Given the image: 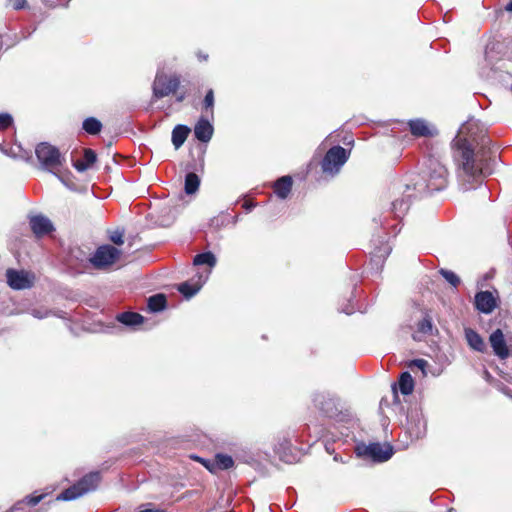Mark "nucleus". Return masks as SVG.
Returning <instances> with one entry per match:
<instances>
[{
    "mask_svg": "<svg viewBox=\"0 0 512 512\" xmlns=\"http://www.w3.org/2000/svg\"><path fill=\"white\" fill-rule=\"evenodd\" d=\"M488 143L484 130L478 120L468 119L461 125L453 140L456 147L455 158L460 168V177L465 190L471 189L472 183L483 176V161L478 159L474 153L473 145L481 144L483 147Z\"/></svg>",
    "mask_w": 512,
    "mask_h": 512,
    "instance_id": "nucleus-1",
    "label": "nucleus"
},
{
    "mask_svg": "<svg viewBox=\"0 0 512 512\" xmlns=\"http://www.w3.org/2000/svg\"><path fill=\"white\" fill-rule=\"evenodd\" d=\"M412 185L419 195L440 191L447 185V169L437 159L430 158L426 169Z\"/></svg>",
    "mask_w": 512,
    "mask_h": 512,
    "instance_id": "nucleus-2",
    "label": "nucleus"
},
{
    "mask_svg": "<svg viewBox=\"0 0 512 512\" xmlns=\"http://www.w3.org/2000/svg\"><path fill=\"white\" fill-rule=\"evenodd\" d=\"M35 153L41 167L44 170L53 173L64 183L62 176L59 174V168L62 166L64 160L59 150L48 143H40L36 147Z\"/></svg>",
    "mask_w": 512,
    "mask_h": 512,
    "instance_id": "nucleus-3",
    "label": "nucleus"
},
{
    "mask_svg": "<svg viewBox=\"0 0 512 512\" xmlns=\"http://www.w3.org/2000/svg\"><path fill=\"white\" fill-rule=\"evenodd\" d=\"M100 479L101 477L99 472H91L82 477L73 486L65 489L56 497V500L71 501L85 495L86 493L94 491L97 488Z\"/></svg>",
    "mask_w": 512,
    "mask_h": 512,
    "instance_id": "nucleus-4",
    "label": "nucleus"
},
{
    "mask_svg": "<svg viewBox=\"0 0 512 512\" xmlns=\"http://www.w3.org/2000/svg\"><path fill=\"white\" fill-rule=\"evenodd\" d=\"M419 194L413 190V185L406 184L399 188L391 203L390 210L396 218H402L409 210L412 200Z\"/></svg>",
    "mask_w": 512,
    "mask_h": 512,
    "instance_id": "nucleus-5",
    "label": "nucleus"
},
{
    "mask_svg": "<svg viewBox=\"0 0 512 512\" xmlns=\"http://www.w3.org/2000/svg\"><path fill=\"white\" fill-rule=\"evenodd\" d=\"M358 457L371 459L374 462H385L393 455V449L388 444L371 443L366 445L364 443L358 444L355 448Z\"/></svg>",
    "mask_w": 512,
    "mask_h": 512,
    "instance_id": "nucleus-6",
    "label": "nucleus"
},
{
    "mask_svg": "<svg viewBox=\"0 0 512 512\" xmlns=\"http://www.w3.org/2000/svg\"><path fill=\"white\" fill-rule=\"evenodd\" d=\"M349 153L341 146L330 148L322 160V170L331 176L339 173L341 167L347 162Z\"/></svg>",
    "mask_w": 512,
    "mask_h": 512,
    "instance_id": "nucleus-7",
    "label": "nucleus"
},
{
    "mask_svg": "<svg viewBox=\"0 0 512 512\" xmlns=\"http://www.w3.org/2000/svg\"><path fill=\"white\" fill-rule=\"evenodd\" d=\"M180 80L177 76H167L162 72L156 74L153 82V98L160 99L166 97L178 89Z\"/></svg>",
    "mask_w": 512,
    "mask_h": 512,
    "instance_id": "nucleus-8",
    "label": "nucleus"
},
{
    "mask_svg": "<svg viewBox=\"0 0 512 512\" xmlns=\"http://www.w3.org/2000/svg\"><path fill=\"white\" fill-rule=\"evenodd\" d=\"M121 251L111 245H103L97 248L90 262L96 269H104L114 264L120 257Z\"/></svg>",
    "mask_w": 512,
    "mask_h": 512,
    "instance_id": "nucleus-9",
    "label": "nucleus"
},
{
    "mask_svg": "<svg viewBox=\"0 0 512 512\" xmlns=\"http://www.w3.org/2000/svg\"><path fill=\"white\" fill-rule=\"evenodd\" d=\"M489 343L499 359L512 357V337H506L501 329H496L490 334Z\"/></svg>",
    "mask_w": 512,
    "mask_h": 512,
    "instance_id": "nucleus-10",
    "label": "nucleus"
},
{
    "mask_svg": "<svg viewBox=\"0 0 512 512\" xmlns=\"http://www.w3.org/2000/svg\"><path fill=\"white\" fill-rule=\"evenodd\" d=\"M7 283L14 290L29 289L34 285L35 275L25 270L8 269L6 271Z\"/></svg>",
    "mask_w": 512,
    "mask_h": 512,
    "instance_id": "nucleus-11",
    "label": "nucleus"
},
{
    "mask_svg": "<svg viewBox=\"0 0 512 512\" xmlns=\"http://www.w3.org/2000/svg\"><path fill=\"white\" fill-rule=\"evenodd\" d=\"M312 401L327 416H333L337 412V399L329 392H315Z\"/></svg>",
    "mask_w": 512,
    "mask_h": 512,
    "instance_id": "nucleus-12",
    "label": "nucleus"
},
{
    "mask_svg": "<svg viewBox=\"0 0 512 512\" xmlns=\"http://www.w3.org/2000/svg\"><path fill=\"white\" fill-rule=\"evenodd\" d=\"M475 307L484 314H490L498 305V296L491 291H480L475 295Z\"/></svg>",
    "mask_w": 512,
    "mask_h": 512,
    "instance_id": "nucleus-13",
    "label": "nucleus"
},
{
    "mask_svg": "<svg viewBox=\"0 0 512 512\" xmlns=\"http://www.w3.org/2000/svg\"><path fill=\"white\" fill-rule=\"evenodd\" d=\"M408 430L411 437L419 439L426 433V421L418 410L411 411L408 416Z\"/></svg>",
    "mask_w": 512,
    "mask_h": 512,
    "instance_id": "nucleus-14",
    "label": "nucleus"
},
{
    "mask_svg": "<svg viewBox=\"0 0 512 512\" xmlns=\"http://www.w3.org/2000/svg\"><path fill=\"white\" fill-rule=\"evenodd\" d=\"M29 224L32 232L37 238L48 235L54 230L52 222L43 215L30 217Z\"/></svg>",
    "mask_w": 512,
    "mask_h": 512,
    "instance_id": "nucleus-15",
    "label": "nucleus"
},
{
    "mask_svg": "<svg viewBox=\"0 0 512 512\" xmlns=\"http://www.w3.org/2000/svg\"><path fill=\"white\" fill-rule=\"evenodd\" d=\"M213 126L207 119L201 118L194 127V135L201 142H209L213 135Z\"/></svg>",
    "mask_w": 512,
    "mask_h": 512,
    "instance_id": "nucleus-16",
    "label": "nucleus"
},
{
    "mask_svg": "<svg viewBox=\"0 0 512 512\" xmlns=\"http://www.w3.org/2000/svg\"><path fill=\"white\" fill-rule=\"evenodd\" d=\"M408 124L411 133L416 137H428L434 135V128L431 127L425 120L415 119L409 121Z\"/></svg>",
    "mask_w": 512,
    "mask_h": 512,
    "instance_id": "nucleus-17",
    "label": "nucleus"
},
{
    "mask_svg": "<svg viewBox=\"0 0 512 512\" xmlns=\"http://www.w3.org/2000/svg\"><path fill=\"white\" fill-rule=\"evenodd\" d=\"M210 271L207 272L205 276H199V279L196 283L190 284L189 282H183L179 284L178 291L183 294L186 298H191L201 289L203 284L206 282Z\"/></svg>",
    "mask_w": 512,
    "mask_h": 512,
    "instance_id": "nucleus-18",
    "label": "nucleus"
},
{
    "mask_svg": "<svg viewBox=\"0 0 512 512\" xmlns=\"http://www.w3.org/2000/svg\"><path fill=\"white\" fill-rule=\"evenodd\" d=\"M465 339L469 345L470 348L477 352L484 353L487 349V346L483 340V338L480 336L479 333H477L475 330L471 328L465 329Z\"/></svg>",
    "mask_w": 512,
    "mask_h": 512,
    "instance_id": "nucleus-19",
    "label": "nucleus"
},
{
    "mask_svg": "<svg viewBox=\"0 0 512 512\" xmlns=\"http://www.w3.org/2000/svg\"><path fill=\"white\" fill-rule=\"evenodd\" d=\"M291 188L292 178L290 176H283L274 184V192L281 199H286L288 197L291 192Z\"/></svg>",
    "mask_w": 512,
    "mask_h": 512,
    "instance_id": "nucleus-20",
    "label": "nucleus"
},
{
    "mask_svg": "<svg viewBox=\"0 0 512 512\" xmlns=\"http://www.w3.org/2000/svg\"><path fill=\"white\" fill-rule=\"evenodd\" d=\"M190 129L184 125H177L172 131V143L175 149H179L187 139Z\"/></svg>",
    "mask_w": 512,
    "mask_h": 512,
    "instance_id": "nucleus-21",
    "label": "nucleus"
},
{
    "mask_svg": "<svg viewBox=\"0 0 512 512\" xmlns=\"http://www.w3.org/2000/svg\"><path fill=\"white\" fill-rule=\"evenodd\" d=\"M96 153L91 149L84 150L83 160H78L74 163V167L79 171L83 172L91 167L96 161Z\"/></svg>",
    "mask_w": 512,
    "mask_h": 512,
    "instance_id": "nucleus-22",
    "label": "nucleus"
},
{
    "mask_svg": "<svg viewBox=\"0 0 512 512\" xmlns=\"http://www.w3.org/2000/svg\"><path fill=\"white\" fill-rule=\"evenodd\" d=\"M399 389L403 395H409L414 389V380L409 372H403L399 378Z\"/></svg>",
    "mask_w": 512,
    "mask_h": 512,
    "instance_id": "nucleus-23",
    "label": "nucleus"
},
{
    "mask_svg": "<svg viewBox=\"0 0 512 512\" xmlns=\"http://www.w3.org/2000/svg\"><path fill=\"white\" fill-rule=\"evenodd\" d=\"M118 321L126 326H136L143 322V317L134 312H124L117 317Z\"/></svg>",
    "mask_w": 512,
    "mask_h": 512,
    "instance_id": "nucleus-24",
    "label": "nucleus"
},
{
    "mask_svg": "<svg viewBox=\"0 0 512 512\" xmlns=\"http://www.w3.org/2000/svg\"><path fill=\"white\" fill-rule=\"evenodd\" d=\"M148 309L151 312H159L166 306V297L163 294H156L148 298Z\"/></svg>",
    "mask_w": 512,
    "mask_h": 512,
    "instance_id": "nucleus-25",
    "label": "nucleus"
},
{
    "mask_svg": "<svg viewBox=\"0 0 512 512\" xmlns=\"http://www.w3.org/2000/svg\"><path fill=\"white\" fill-rule=\"evenodd\" d=\"M82 127L88 134L96 135L102 129V123L95 117H88L83 121Z\"/></svg>",
    "mask_w": 512,
    "mask_h": 512,
    "instance_id": "nucleus-26",
    "label": "nucleus"
},
{
    "mask_svg": "<svg viewBox=\"0 0 512 512\" xmlns=\"http://www.w3.org/2000/svg\"><path fill=\"white\" fill-rule=\"evenodd\" d=\"M200 185V179L197 174L190 172L185 177V192L186 194H194Z\"/></svg>",
    "mask_w": 512,
    "mask_h": 512,
    "instance_id": "nucleus-27",
    "label": "nucleus"
},
{
    "mask_svg": "<svg viewBox=\"0 0 512 512\" xmlns=\"http://www.w3.org/2000/svg\"><path fill=\"white\" fill-rule=\"evenodd\" d=\"M194 265H208L210 268H213L216 265V257L211 252H204L197 254L193 259Z\"/></svg>",
    "mask_w": 512,
    "mask_h": 512,
    "instance_id": "nucleus-28",
    "label": "nucleus"
},
{
    "mask_svg": "<svg viewBox=\"0 0 512 512\" xmlns=\"http://www.w3.org/2000/svg\"><path fill=\"white\" fill-rule=\"evenodd\" d=\"M216 466L219 469H229L233 466L234 461L231 456L224 454H217L215 457Z\"/></svg>",
    "mask_w": 512,
    "mask_h": 512,
    "instance_id": "nucleus-29",
    "label": "nucleus"
},
{
    "mask_svg": "<svg viewBox=\"0 0 512 512\" xmlns=\"http://www.w3.org/2000/svg\"><path fill=\"white\" fill-rule=\"evenodd\" d=\"M418 332L424 335H430L433 332V324L430 317H425L418 323Z\"/></svg>",
    "mask_w": 512,
    "mask_h": 512,
    "instance_id": "nucleus-30",
    "label": "nucleus"
},
{
    "mask_svg": "<svg viewBox=\"0 0 512 512\" xmlns=\"http://www.w3.org/2000/svg\"><path fill=\"white\" fill-rule=\"evenodd\" d=\"M440 274L444 279L449 282L452 286L456 287L460 283V278L452 271L441 269Z\"/></svg>",
    "mask_w": 512,
    "mask_h": 512,
    "instance_id": "nucleus-31",
    "label": "nucleus"
},
{
    "mask_svg": "<svg viewBox=\"0 0 512 512\" xmlns=\"http://www.w3.org/2000/svg\"><path fill=\"white\" fill-rule=\"evenodd\" d=\"M30 314L34 318L44 319V318L48 317L51 314V311H49L48 309H46L44 307H40V308H33V309H31Z\"/></svg>",
    "mask_w": 512,
    "mask_h": 512,
    "instance_id": "nucleus-32",
    "label": "nucleus"
},
{
    "mask_svg": "<svg viewBox=\"0 0 512 512\" xmlns=\"http://www.w3.org/2000/svg\"><path fill=\"white\" fill-rule=\"evenodd\" d=\"M390 253V248L388 246H385L384 248H379L374 253V260L377 263H381L384 261L385 257H387Z\"/></svg>",
    "mask_w": 512,
    "mask_h": 512,
    "instance_id": "nucleus-33",
    "label": "nucleus"
},
{
    "mask_svg": "<svg viewBox=\"0 0 512 512\" xmlns=\"http://www.w3.org/2000/svg\"><path fill=\"white\" fill-rule=\"evenodd\" d=\"M13 123V118L8 113L0 114V130L8 128Z\"/></svg>",
    "mask_w": 512,
    "mask_h": 512,
    "instance_id": "nucleus-34",
    "label": "nucleus"
},
{
    "mask_svg": "<svg viewBox=\"0 0 512 512\" xmlns=\"http://www.w3.org/2000/svg\"><path fill=\"white\" fill-rule=\"evenodd\" d=\"M110 240H111V242H113L116 245H122L124 242L123 241V232L119 231V230L113 231L110 234Z\"/></svg>",
    "mask_w": 512,
    "mask_h": 512,
    "instance_id": "nucleus-35",
    "label": "nucleus"
},
{
    "mask_svg": "<svg viewBox=\"0 0 512 512\" xmlns=\"http://www.w3.org/2000/svg\"><path fill=\"white\" fill-rule=\"evenodd\" d=\"M204 106L205 108H213L214 106V93L213 90L207 91L205 98H204Z\"/></svg>",
    "mask_w": 512,
    "mask_h": 512,
    "instance_id": "nucleus-36",
    "label": "nucleus"
},
{
    "mask_svg": "<svg viewBox=\"0 0 512 512\" xmlns=\"http://www.w3.org/2000/svg\"><path fill=\"white\" fill-rule=\"evenodd\" d=\"M136 512H162V511L157 509L154 504L147 503V504L140 505L137 508Z\"/></svg>",
    "mask_w": 512,
    "mask_h": 512,
    "instance_id": "nucleus-37",
    "label": "nucleus"
},
{
    "mask_svg": "<svg viewBox=\"0 0 512 512\" xmlns=\"http://www.w3.org/2000/svg\"><path fill=\"white\" fill-rule=\"evenodd\" d=\"M410 367H417L418 369L422 370L423 374H425V368L427 366V361L424 360V359H415L413 361H411Z\"/></svg>",
    "mask_w": 512,
    "mask_h": 512,
    "instance_id": "nucleus-38",
    "label": "nucleus"
},
{
    "mask_svg": "<svg viewBox=\"0 0 512 512\" xmlns=\"http://www.w3.org/2000/svg\"><path fill=\"white\" fill-rule=\"evenodd\" d=\"M44 498V494L38 496H28L26 497V502L30 506L37 505Z\"/></svg>",
    "mask_w": 512,
    "mask_h": 512,
    "instance_id": "nucleus-39",
    "label": "nucleus"
},
{
    "mask_svg": "<svg viewBox=\"0 0 512 512\" xmlns=\"http://www.w3.org/2000/svg\"><path fill=\"white\" fill-rule=\"evenodd\" d=\"M9 3L15 10H19L25 6L26 0H9Z\"/></svg>",
    "mask_w": 512,
    "mask_h": 512,
    "instance_id": "nucleus-40",
    "label": "nucleus"
},
{
    "mask_svg": "<svg viewBox=\"0 0 512 512\" xmlns=\"http://www.w3.org/2000/svg\"><path fill=\"white\" fill-rule=\"evenodd\" d=\"M185 93H180L176 96V101L177 102H182L184 99H185Z\"/></svg>",
    "mask_w": 512,
    "mask_h": 512,
    "instance_id": "nucleus-41",
    "label": "nucleus"
},
{
    "mask_svg": "<svg viewBox=\"0 0 512 512\" xmlns=\"http://www.w3.org/2000/svg\"><path fill=\"white\" fill-rule=\"evenodd\" d=\"M334 461H336V462L340 461V462H342V463H346V460H344V459H343L341 456H339V455H335V456H334Z\"/></svg>",
    "mask_w": 512,
    "mask_h": 512,
    "instance_id": "nucleus-42",
    "label": "nucleus"
},
{
    "mask_svg": "<svg viewBox=\"0 0 512 512\" xmlns=\"http://www.w3.org/2000/svg\"><path fill=\"white\" fill-rule=\"evenodd\" d=\"M198 58H199L200 60H207L208 56H207V55H203V54L199 53V54H198Z\"/></svg>",
    "mask_w": 512,
    "mask_h": 512,
    "instance_id": "nucleus-43",
    "label": "nucleus"
},
{
    "mask_svg": "<svg viewBox=\"0 0 512 512\" xmlns=\"http://www.w3.org/2000/svg\"><path fill=\"white\" fill-rule=\"evenodd\" d=\"M506 9L508 11H512V0L510 1V3L507 5Z\"/></svg>",
    "mask_w": 512,
    "mask_h": 512,
    "instance_id": "nucleus-44",
    "label": "nucleus"
},
{
    "mask_svg": "<svg viewBox=\"0 0 512 512\" xmlns=\"http://www.w3.org/2000/svg\"><path fill=\"white\" fill-rule=\"evenodd\" d=\"M276 452H277L278 454H280V455H281V453H282V452H281V448H280V447H279V448H277V449H276Z\"/></svg>",
    "mask_w": 512,
    "mask_h": 512,
    "instance_id": "nucleus-45",
    "label": "nucleus"
},
{
    "mask_svg": "<svg viewBox=\"0 0 512 512\" xmlns=\"http://www.w3.org/2000/svg\"><path fill=\"white\" fill-rule=\"evenodd\" d=\"M344 312H345L346 314H351V313H352V311H348V310H344Z\"/></svg>",
    "mask_w": 512,
    "mask_h": 512,
    "instance_id": "nucleus-46",
    "label": "nucleus"
},
{
    "mask_svg": "<svg viewBox=\"0 0 512 512\" xmlns=\"http://www.w3.org/2000/svg\"><path fill=\"white\" fill-rule=\"evenodd\" d=\"M511 91H512V84H511Z\"/></svg>",
    "mask_w": 512,
    "mask_h": 512,
    "instance_id": "nucleus-47",
    "label": "nucleus"
}]
</instances>
